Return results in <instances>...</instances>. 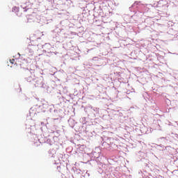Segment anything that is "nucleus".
<instances>
[{
    "label": "nucleus",
    "instance_id": "1",
    "mask_svg": "<svg viewBox=\"0 0 178 178\" xmlns=\"http://www.w3.org/2000/svg\"><path fill=\"white\" fill-rule=\"evenodd\" d=\"M10 63L12 64L11 67L15 70H17V63H15V60L14 58L10 60Z\"/></svg>",
    "mask_w": 178,
    "mask_h": 178
}]
</instances>
